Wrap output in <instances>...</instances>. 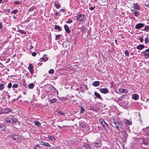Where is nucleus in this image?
<instances>
[{
    "label": "nucleus",
    "mask_w": 149,
    "mask_h": 149,
    "mask_svg": "<svg viewBox=\"0 0 149 149\" xmlns=\"http://www.w3.org/2000/svg\"><path fill=\"white\" fill-rule=\"evenodd\" d=\"M85 17V16L83 14H80L76 16L77 20L78 22H81L84 19Z\"/></svg>",
    "instance_id": "1"
},
{
    "label": "nucleus",
    "mask_w": 149,
    "mask_h": 149,
    "mask_svg": "<svg viewBox=\"0 0 149 149\" xmlns=\"http://www.w3.org/2000/svg\"><path fill=\"white\" fill-rule=\"evenodd\" d=\"M99 120L101 124L102 125V126L105 129H107L109 128V127L108 125L105 122L103 119L101 118L99 119Z\"/></svg>",
    "instance_id": "2"
},
{
    "label": "nucleus",
    "mask_w": 149,
    "mask_h": 149,
    "mask_svg": "<svg viewBox=\"0 0 149 149\" xmlns=\"http://www.w3.org/2000/svg\"><path fill=\"white\" fill-rule=\"evenodd\" d=\"M113 123L116 126V128L117 130H119V126L120 125L118 121L116 120H114Z\"/></svg>",
    "instance_id": "3"
},
{
    "label": "nucleus",
    "mask_w": 149,
    "mask_h": 149,
    "mask_svg": "<svg viewBox=\"0 0 149 149\" xmlns=\"http://www.w3.org/2000/svg\"><path fill=\"white\" fill-rule=\"evenodd\" d=\"M28 69L29 71L31 74H33V68L32 65L31 64H29L28 68Z\"/></svg>",
    "instance_id": "4"
},
{
    "label": "nucleus",
    "mask_w": 149,
    "mask_h": 149,
    "mask_svg": "<svg viewBox=\"0 0 149 149\" xmlns=\"http://www.w3.org/2000/svg\"><path fill=\"white\" fill-rule=\"evenodd\" d=\"M40 144L45 147H51V145L48 143L43 141H41L40 142Z\"/></svg>",
    "instance_id": "5"
},
{
    "label": "nucleus",
    "mask_w": 149,
    "mask_h": 149,
    "mask_svg": "<svg viewBox=\"0 0 149 149\" xmlns=\"http://www.w3.org/2000/svg\"><path fill=\"white\" fill-rule=\"evenodd\" d=\"M100 90L101 93L104 94H106L109 92V91L107 88H101Z\"/></svg>",
    "instance_id": "6"
},
{
    "label": "nucleus",
    "mask_w": 149,
    "mask_h": 149,
    "mask_svg": "<svg viewBox=\"0 0 149 149\" xmlns=\"http://www.w3.org/2000/svg\"><path fill=\"white\" fill-rule=\"evenodd\" d=\"M144 25V24L142 23H138L136 25L135 28L136 29H139L143 27Z\"/></svg>",
    "instance_id": "7"
},
{
    "label": "nucleus",
    "mask_w": 149,
    "mask_h": 149,
    "mask_svg": "<svg viewBox=\"0 0 149 149\" xmlns=\"http://www.w3.org/2000/svg\"><path fill=\"white\" fill-rule=\"evenodd\" d=\"M64 28L65 31L67 33H69L71 32L70 28L67 25H64Z\"/></svg>",
    "instance_id": "8"
},
{
    "label": "nucleus",
    "mask_w": 149,
    "mask_h": 149,
    "mask_svg": "<svg viewBox=\"0 0 149 149\" xmlns=\"http://www.w3.org/2000/svg\"><path fill=\"white\" fill-rule=\"evenodd\" d=\"M2 111L4 113H7L9 112H11L12 111V109L9 108H6V109H3Z\"/></svg>",
    "instance_id": "9"
},
{
    "label": "nucleus",
    "mask_w": 149,
    "mask_h": 149,
    "mask_svg": "<svg viewBox=\"0 0 149 149\" xmlns=\"http://www.w3.org/2000/svg\"><path fill=\"white\" fill-rule=\"evenodd\" d=\"M10 137L12 138H13V139L15 140H16L18 139L19 136L16 134H12L10 136Z\"/></svg>",
    "instance_id": "10"
},
{
    "label": "nucleus",
    "mask_w": 149,
    "mask_h": 149,
    "mask_svg": "<svg viewBox=\"0 0 149 149\" xmlns=\"http://www.w3.org/2000/svg\"><path fill=\"white\" fill-rule=\"evenodd\" d=\"M132 97L134 100H137L139 99V96L137 94H135L133 95Z\"/></svg>",
    "instance_id": "11"
},
{
    "label": "nucleus",
    "mask_w": 149,
    "mask_h": 149,
    "mask_svg": "<svg viewBox=\"0 0 149 149\" xmlns=\"http://www.w3.org/2000/svg\"><path fill=\"white\" fill-rule=\"evenodd\" d=\"M134 8L136 10H139L140 9L139 5L137 3H136L133 4Z\"/></svg>",
    "instance_id": "12"
},
{
    "label": "nucleus",
    "mask_w": 149,
    "mask_h": 149,
    "mask_svg": "<svg viewBox=\"0 0 149 149\" xmlns=\"http://www.w3.org/2000/svg\"><path fill=\"white\" fill-rule=\"evenodd\" d=\"M83 147L85 148L86 149H91V148L90 146V145L88 144L84 143L83 145Z\"/></svg>",
    "instance_id": "13"
},
{
    "label": "nucleus",
    "mask_w": 149,
    "mask_h": 149,
    "mask_svg": "<svg viewBox=\"0 0 149 149\" xmlns=\"http://www.w3.org/2000/svg\"><path fill=\"white\" fill-rule=\"evenodd\" d=\"M102 144L100 142H96L95 143V146L97 148H99L101 147Z\"/></svg>",
    "instance_id": "14"
},
{
    "label": "nucleus",
    "mask_w": 149,
    "mask_h": 149,
    "mask_svg": "<svg viewBox=\"0 0 149 149\" xmlns=\"http://www.w3.org/2000/svg\"><path fill=\"white\" fill-rule=\"evenodd\" d=\"M6 129V126L3 124L0 125V130L1 131H5Z\"/></svg>",
    "instance_id": "15"
},
{
    "label": "nucleus",
    "mask_w": 149,
    "mask_h": 149,
    "mask_svg": "<svg viewBox=\"0 0 149 149\" xmlns=\"http://www.w3.org/2000/svg\"><path fill=\"white\" fill-rule=\"evenodd\" d=\"M100 82L99 81H96L92 83V85L95 86H98L100 84Z\"/></svg>",
    "instance_id": "16"
},
{
    "label": "nucleus",
    "mask_w": 149,
    "mask_h": 149,
    "mask_svg": "<svg viewBox=\"0 0 149 149\" xmlns=\"http://www.w3.org/2000/svg\"><path fill=\"white\" fill-rule=\"evenodd\" d=\"M17 121V119L15 118L13 119H10V124H14L16 123Z\"/></svg>",
    "instance_id": "17"
},
{
    "label": "nucleus",
    "mask_w": 149,
    "mask_h": 149,
    "mask_svg": "<svg viewBox=\"0 0 149 149\" xmlns=\"http://www.w3.org/2000/svg\"><path fill=\"white\" fill-rule=\"evenodd\" d=\"M144 46L143 45H140L137 47V49H138L141 50L144 48Z\"/></svg>",
    "instance_id": "18"
},
{
    "label": "nucleus",
    "mask_w": 149,
    "mask_h": 149,
    "mask_svg": "<svg viewBox=\"0 0 149 149\" xmlns=\"http://www.w3.org/2000/svg\"><path fill=\"white\" fill-rule=\"evenodd\" d=\"M35 125L37 127H40L41 125L40 123L38 121H34Z\"/></svg>",
    "instance_id": "19"
},
{
    "label": "nucleus",
    "mask_w": 149,
    "mask_h": 149,
    "mask_svg": "<svg viewBox=\"0 0 149 149\" xmlns=\"http://www.w3.org/2000/svg\"><path fill=\"white\" fill-rule=\"evenodd\" d=\"M48 138L52 141L55 140L56 139V138L50 135L48 136Z\"/></svg>",
    "instance_id": "20"
},
{
    "label": "nucleus",
    "mask_w": 149,
    "mask_h": 149,
    "mask_svg": "<svg viewBox=\"0 0 149 149\" xmlns=\"http://www.w3.org/2000/svg\"><path fill=\"white\" fill-rule=\"evenodd\" d=\"M34 86V84L33 83H31L28 85V87L30 89H32L33 88Z\"/></svg>",
    "instance_id": "21"
},
{
    "label": "nucleus",
    "mask_w": 149,
    "mask_h": 149,
    "mask_svg": "<svg viewBox=\"0 0 149 149\" xmlns=\"http://www.w3.org/2000/svg\"><path fill=\"white\" fill-rule=\"evenodd\" d=\"M4 87L5 86L3 84H0V91H3L4 89Z\"/></svg>",
    "instance_id": "22"
},
{
    "label": "nucleus",
    "mask_w": 149,
    "mask_h": 149,
    "mask_svg": "<svg viewBox=\"0 0 149 149\" xmlns=\"http://www.w3.org/2000/svg\"><path fill=\"white\" fill-rule=\"evenodd\" d=\"M48 58L47 57H46V58L42 57V58H40V59H39V61H46L48 60Z\"/></svg>",
    "instance_id": "23"
},
{
    "label": "nucleus",
    "mask_w": 149,
    "mask_h": 149,
    "mask_svg": "<svg viewBox=\"0 0 149 149\" xmlns=\"http://www.w3.org/2000/svg\"><path fill=\"white\" fill-rule=\"evenodd\" d=\"M94 94L96 97H97L99 99H100L101 96L100 94L96 92H94Z\"/></svg>",
    "instance_id": "24"
},
{
    "label": "nucleus",
    "mask_w": 149,
    "mask_h": 149,
    "mask_svg": "<svg viewBox=\"0 0 149 149\" xmlns=\"http://www.w3.org/2000/svg\"><path fill=\"white\" fill-rule=\"evenodd\" d=\"M134 15L136 17H137L139 16V15L140 14V13L139 11H138L136 10H135L134 12Z\"/></svg>",
    "instance_id": "25"
},
{
    "label": "nucleus",
    "mask_w": 149,
    "mask_h": 149,
    "mask_svg": "<svg viewBox=\"0 0 149 149\" xmlns=\"http://www.w3.org/2000/svg\"><path fill=\"white\" fill-rule=\"evenodd\" d=\"M54 6L57 8L59 9L60 7V4L59 3H55Z\"/></svg>",
    "instance_id": "26"
},
{
    "label": "nucleus",
    "mask_w": 149,
    "mask_h": 149,
    "mask_svg": "<svg viewBox=\"0 0 149 149\" xmlns=\"http://www.w3.org/2000/svg\"><path fill=\"white\" fill-rule=\"evenodd\" d=\"M36 9V7L34 6H32L31 8H30L28 10L29 12H31L33 11L34 9Z\"/></svg>",
    "instance_id": "27"
},
{
    "label": "nucleus",
    "mask_w": 149,
    "mask_h": 149,
    "mask_svg": "<svg viewBox=\"0 0 149 149\" xmlns=\"http://www.w3.org/2000/svg\"><path fill=\"white\" fill-rule=\"evenodd\" d=\"M5 122L7 123H10V119L8 118H6L4 120Z\"/></svg>",
    "instance_id": "28"
},
{
    "label": "nucleus",
    "mask_w": 149,
    "mask_h": 149,
    "mask_svg": "<svg viewBox=\"0 0 149 149\" xmlns=\"http://www.w3.org/2000/svg\"><path fill=\"white\" fill-rule=\"evenodd\" d=\"M49 88L53 92H55L56 90V89H55V88L52 85H51L49 86Z\"/></svg>",
    "instance_id": "29"
},
{
    "label": "nucleus",
    "mask_w": 149,
    "mask_h": 149,
    "mask_svg": "<svg viewBox=\"0 0 149 149\" xmlns=\"http://www.w3.org/2000/svg\"><path fill=\"white\" fill-rule=\"evenodd\" d=\"M55 29H58V31H61V27L58 25H56L55 26V27L54 28Z\"/></svg>",
    "instance_id": "30"
},
{
    "label": "nucleus",
    "mask_w": 149,
    "mask_h": 149,
    "mask_svg": "<svg viewBox=\"0 0 149 149\" xmlns=\"http://www.w3.org/2000/svg\"><path fill=\"white\" fill-rule=\"evenodd\" d=\"M56 111L58 112L60 115H64V113H63L59 109H57Z\"/></svg>",
    "instance_id": "31"
},
{
    "label": "nucleus",
    "mask_w": 149,
    "mask_h": 149,
    "mask_svg": "<svg viewBox=\"0 0 149 149\" xmlns=\"http://www.w3.org/2000/svg\"><path fill=\"white\" fill-rule=\"evenodd\" d=\"M18 31L22 33H23V34H26V32L23 30H22L19 29Z\"/></svg>",
    "instance_id": "32"
},
{
    "label": "nucleus",
    "mask_w": 149,
    "mask_h": 149,
    "mask_svg": "<svg viewBox=\"0 0 149 149\" xmlns=\"http://www.w3.org/2000/svg\"><path fill=\"white\" fill-rule=\"evenodd\" d=\"M18 10L17 9H15L11 11V13L15 14L18 13Z\"/></svg>",
    "instance_id": "33"
},
{
    "label": "nucleus",
    "mask_w": 149,
    "mask_h": 149,
    "mask_svg": "<svg viewBox=\"0 0 149 149\" xmlns=\"http://www.w3.org/2000/svg\"><path fill=\"white\" fill-rule=\"evenodd\" d=\"M72 21L71 19H68L66 22L68 24H70L72 23Z\"/></svg>",
    "instance_id": "34"
},
{
    "label": "nucleus",
    "mask_w": 149,
    "mask_h": 149,
    "mask_svg": "<svg viewBox=\"0 0 149 149\" xmlns=\"http://www.w3.org/2000/svg\"><path fill=\"white\" fill-rule=\"evenodd\" d=\"M54 72V70L53 69H51L49 71V74H52Z\"/></svg>",
    "instance_id": "35"
},
{
    "label": "nucleus",
    "mask_w": 149,
    "mask_h": 149,
    "mask_svg": "<svg viewBox=\"0 0 149 149\" xmlns=\"http://www.w3.org/2000/svg\"><path fill=\"white\" fill-rule=\"evenodd\" d=\"M126 123L127 124L129 125H130L132 124L131 122L128 120H126Z\"/></svg>",
    "instance_id": "36"
},
{
    "label": "nucleus",
    "mask_w": 149,
    "mask_h": 149,
    "mask_svg": "<svg viewBox=\"0 0 149 149\" xmlns=\"http://www.w3.org/2000/svg\"><path fill=\"white\" fill-rule=\"evenodd\" d=\"M22 3L20 1H16L14 2V3L15 4L19 5Z\"/></svg>",
    "instance_id": "37"
},
{
    "label": "nucleus",
    "mask_w": 149,
    "mask_h": 149,
    "mask_svg": "<svg viewBox=\"0 0 149 149\" xmlns=\"http://www.w3.org/2000/svg\"><path fill=\"white\" fill-rule=\"evenodd\" d=\"M60 38V36L59 35H57L56 36L55 39L56 40H58Z\"/></svg>",
    "instance_id": "38"
},
{
    "label": "nucleus",
    "mask_w": 149,
    "mask_h": 149,
    "mask_svg": "<svg viewBox=\"0 0 149 149\" xmlns=\"http://www.w3.org/2000/svg\"><path fill=\"white\" fill-rule=\"evenodd\" d=\"M149 30V26H146L144 28V31H148Z\"/></svg>",
    "instance_id": "39"
},
{
    "label": "nucleus",
    "mask_w": 149,
    "mask_h": 149,
    "mask_svg": "<svg viewBox=\"0 0 149 149\" xmlns=\"http://www.w3.org/2000/svg\"><path fill=\"white\" fill-rule=\"evenodd\" d=\"M56 101V100L55 98H54L53 99H52L49 100V101L51 102H55Z\"/></svg>",
    "instance_id": "40"
},
{
    "label": "nucleus",
    "mask_w": 149,
    "mask_h": 149,
    "mask_svg": "<svg viewBox=\"0 0 149 149\" xmlns=\"http://www.w3.org/2000/svg\"><path fill=\"white\" fill-rule=\"evenodd\" d=\"M12 86V84L11 83H9L8 85V88H10Z\"/></svg>",
    "instance_id": "41"
},
{
    "label": "nucleus",
    "mask_w": 149,
    "mask_h": 149,
    "mask_svg": "<svg viewBox=\"0 0 149 149\" xmlns=\"http://www.w3.org/2000/svg\"><path fill=\"white\" fill-rule=\"evenodd\" d=\"M144 41L146 43H147L148 42V37H147L145 38L144 39Z\"/></svg>",
    "instance_id": "42"
},
{
    "label": "nucleus",
    "mask_w": 149,
    "mask_h": 149,
    "mask_svg": "<svg viewBox=\"0 0 149 149\" xmlns=\"http://www.w3.org/2000/svg\"><path fill=\"white\" fill-rule=\"evenodd\" d=\"M85 111L84 109L82 107H81V113H83Z\"/></svg>",
    "instance_id": "43"
},
{
    "label": "nucleus",
    "mask_w": 149,
    "mask_h": 149,
    "mask_svg": "<svg viewBox=\"0 0 149 149\" xmlns=\"http://www.w3.org/2000/svg\"><path fill=\"white\" fill-rule=\"evenodd\" d=\"M125 54L126 56H128L129 55V52H128V51L127 50H126L125 51Z\"/></svg>",
    "instance_id": "44"
},
{
    "label": "nucleus",
    "mask_w": 149,
    "mask_h": 149,
    "mask_svg": "<svg viewBox=\"0 0 149 149\" xmlns=\"http://www.w3.org/2000/svg\"><path fill=\"white\" fill-rule=\"evenodd\" d=\"M18 84H14L13 85L12 87L13 88H17V86H18Z\"/></svg>",
    "instance_id": "45"
},
{
    "label": "nucleus",
    "mask_w": 149,
    "mask_h": 149,
    "mask_svg": "<svg viewBox=\"0 0 149 149\" xmlns=\"http://www.w3.org/2000/svg\"><path fill=\"white\" fill-rule=\"evenodd\" d=\"M119 91L121 93H124L125 92V90L123 89H120L119 90Z\"/></svg>",
    "instance_id": "46"
},
{
    "label": "nucleus",
    "mask_w": 149,
    "mask_h": 149,
    "mask_svg": "<svg viewBox=\"0 0 149 149\" xmlns=\"http://www.w3.org/2000/svg\"><path fill=\"white\" fill-rule=\"evenodd\" d=\"M143 53L144 54V56H147L148 57H149V53L147 54L145 52H143Z\"/></svg>",
    "instance_id": "47"
},
{
    "label": "nucleus",
    "mask_w": 149,
    "mask_h": 149,
    "mask_svg": "<svg viewBox=\"0 0 149 149\" xmlns=\"http://www.w3.org/2000/svg\"><path fill=\"white\" fill-rule=\"evenodd\" d=\"M37 53L36 52H33L32 53V55L33 56H36Z\"/></svg>",
    "instance_id": "48"
},
{
    "label": "nucleus",
    "mask_w": 149,
    "mask_h": 149,
    "mask_svg": "<svg viewBox=\"0 0 149 149\" xmlns=\"http://www.w3.org/2000/svg\"><path fill=\"white\" fill-rule=\"evenodd\" d=\"M142 143L146 145H148V143L146 141H143Z\"/></svg>",
    "instance_id": "49"
},
{
    "label": "nucleus",
    "mask_w": 149,
    "mask_h": 149,
    "mask_svg": "<svg viewBox=\"0 0 149 149\" xmlns=\"http://www.w3.org/2000/svg\"><path fill=\"white\" fill-rule=\"evenodd\" d=\"M139 40L141 42H143V38L142 37H140L139 38Z\"/></svg>",
    "instance_id": "50"
},
{
    "label": "nucleus",
    "mask_w": 149,
    "mask_h": 149,
    "mask_svg": "<svg viewBox=\"0 0 149 149\" xmlns=\"http://www.w3.org/2000/svg\"><path fill=\"white\" fill-rule=\"evenodd\" d=\"M3 27V24L2 22H0V29H2Z\"/></svg>",
    "instance_id": "51"
},
{
    "label": "nucleus",
    "mask_w": 149,
    "mask_h": 149,
    "mask_svg": "<svg viewBox=\"0 0 149 149\" xmlns=\"http://www.w3.org/2000/svg\"><path fill=\"white\" fill-rule=\"evenodd\" d=\"M55 15L56 16H59L60 15L58 11L56 12Z\"/></svg>",
    "instance_id": "52"
},
{
    "label": "nucleus",
    "mask_w": 149,
    "mask_h": 149,
    "mask_svg": "<svg viewBox=\"0 0 149 149\" xmlns=\"http://www.w3.org/2000/svg\"><path fill=\"white\" fill-rule=\"evenodd\" d=\"M95 7V6H94V7H91L90 8V9L91 10H93L94 9Z\"/></svg>",
    "instance_id": "53"
},
{
    "label": "nucleus",
    "mask_w": 149,
    "mask_h": 149,
    "mask_svg": "<svg viewBox=\"0 0 149 149\" xmlns=\"http://www.w3.org/2000/svg\"><path fill=\"white\" fill-rule=\"evenodd\" d=\"M65 10L64 9H61L60 10V12L63 11V12H64Z\"/></svg>",
    "instance_id": "54"
},
{
    "label": "nucleus",
    "mask_w": 149,
    "mask_h": 149,
    "mask_svg": "<svg viewBox=\"0 0 149 149\" xmlns=\"http://www.w3.org/2000/svg\"><path fill=\"white\" fill-rule=\"evenodd\" d=\"M42 64V63H38V65L39 66H40Z\"/></svg>",
    "instance_id": "55"
},
{
    "label": "nucleus",
    "mask_w": 149,
    "mask_h": 149,
    "mask_svg": "<svg viewBox=\"0 0 149 149\" xmlns=\"http://www.w3.org/2000/svg\"><path fill=\"white\" fill-rule=\"evenodd\" d=\"M149 52V49H146L145 52Z\"/></svg>",
    "instance_id": "56"
},
{
    "label": "nucleus",
    "mask_w": 149,
    "mask_h": 149,
    "mask_svg": "<svg viewBox=\"0 0 149 149\" xmlns=\"http://www.w3.org/2000/svg\"><path fill=\"white\" fill-rule=\"evenodd\" d=\"M149 100V98L146 99V102H147Z\"/></svg>",
    "instance_id": "57"
},
{
    "label": "nucleus",
    "mask_w": 149,
    "mask_h": 149,
    "mask_svg": "<svg viewBox=\"0 0 149 149\" xmlns=\"http://www.w3.org/2000/svg\"><path fill=\"white\" fill-rule=\"evenodd\" d=\"M147 134L149 136V131L147 132Z\"/></svg>",
    "instance_id": "58"
},
{
    "label": "nucleus",
    "mask_w": 149,
    "mask_h": 149,
    "mask_svg": "<svg viewBox=\"0 0 149 149\" xmlns=\"http://www.w3.org/2000/svg\"><path fill=\"white\" fill-rule=\"evenodd\" d=\"M21 97V95H20L18 97V98H17V100H18V99L20 97Z\"/></svg>",
    "instance_id": "59"
},
{
    "label": "nucleus",
    "mask_w": 149,
    "mask_h": 149,
    "mask_svg": "<svg viewBox=\"0 0 149 149\" xmlns=\"http://www.w3.org/2000/svg\"><path fill=\"white\" fill-rule=\"evenodd\" d=\"M36 146L37 147H39L40 146H39V144H38V145H36Z\"/></svg>",
    "instance_id": "60"
},
{
    "label": "nucleus",
    "mask_w": 149,
    "mask_h": 149,
    "mask_svg": "<svg viewBox=\"0 0 149 149\" xmlns=\"http://www.w3.org/2000/svg\"><path fill=\"white\" fill-rule=\"evenodd\" d=\"M2 0H0V4L2 2Z\"/></svg>",
    "instance_id": "61"
},
{
    "label": "nucleus",
    "mask_w": 149,
    "mask_h": 149,
    "mask_svg": "<svg viewBox=\"0 0 149 149\" xmlns=\"http://www.w3.org/2000/svg\"><path fill=\"white\" fill-rule=\"evenodd\" d=\"M33 48V46H32V45H31V48L30 49H31Z\"/></svg>",
    "instance_id": "62"
},
{
    "label": "nucleus",
    "mask_w": 149,
    "mask_h": 149,
    "mask_svg": "<svg viewBox=\"0 0 149 149\" xmlns=\"http://www.w3.org/2000/svg\"><path fill=\"white\" fill-rule=\"evenodd\" d=\"M131 11L132 12H133L134 11V10L133 9H131Z\"/></svg>",
    "instance_id": "63"
},
{
    "label": "nucleus",
    "mask_w": 149,
    "mask_h": 149,
    "mask_svg": "<svg viewBox=\"0 0 149 149\" xmlns=\"http://www.w3.org/2000/svg\"><path fill=\"white\" fill-rule=\"evenodd\" d=\"M23 93L24 94H26V93L25 92H23Z\"/></svg>",
    "instance_id": "64"
}]
</instances>
